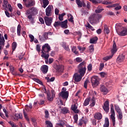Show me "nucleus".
Listing matches in <instances>:
<instances>
[{"mask_svg": "<svg viewBox=\"0 0 127 127\" xmlns=\"http://www.w3.org/2000/svg\"><path fill=\"white\" fill-rule=\"evenodd\" d=\"M95 120H100L102 119V115L100 113H96L94 115Z\"/></svg>", "mask_w": 127, "mask_h": 127, "instance_id": "19", "label": "nucleus"}, {"mask_svg": "<svg viewBox=\"0 0 127 127\" xmlns=\"http://www.w3.org/2000/svg\"><path fill=\"white\" fill-rule=\"evenodd\" d=\"M92 123L93 126H96L97 125V120L96 119H93L92 120Z\"/></svg>", "mask_w": 127, "mask_h": 127, "instance_id": "64", "label": "nucleus"}, {"mask_svg": "<svg viewBox=\"0 0 127 127\" xmlns=\"http://www.w3.org/2000/svg\"><path fill=\"white\" fill-rule=\"evenodd\" d=\"M98 40V38L97 36H95L90 39L89 43L90 44H95L97 43Z\"/></svg>", "mask_w": 127, "mask_h": 127, "instance_id": "22", "label": "nucleus"}, {"mask_svg": "<svg viewBox=\"0 0 127 127\" xmlns=\"http://www.w3.org/2000/svg\"><path fill=\"white\" fill-rule=\"evenodd\" d=\"M68 16V20L69 21V22H71V23H74V18L73 16H72V15L71 14H68L67 15Z\"/></svg>", "mask_w": 127, "mask_h": 127, "instance_id": "29", "label": "nucleus"}, {"mask_svg": "<svg viewBox=\"0 0 127 127\" xmlns=\"http://www.w3.org/2000/svg\"><path fill=\"white\" fill-rule=\"evenodd\" d=\"M88 120L85 119V120H84L83 119H80L79 121V123L78 124V125L79 126H82L83 124L84 123L85 125L87 124V122H88Z\"/></svg>", "mask_w": 127, "mask_h": 127, "instance_id": "26", "label": "nucleus"}, {"mask_svg": "<svg viewBox=\"0 0 127 127\" xmlns=\"http://www.w3.org/2000/svg\"><path fill=\"white\" fill-rule=\"evenodd\" d=\"M60 26L63 28H67V20H64V21H61Z\"/></svg>", "mask_w": 127, "mask_h": 127, "instance_id": "20", "label": "nucleus"}, {"mask_svg": "<svg viewBox=\"0 0 127 127\" xmlns=\"http://www.w3.org/2000/svg\"><path fill=\"white\" fill-rule=\"evenodd\" d=\"M89 23L91 24L94 23L97 21V16L95 14H93L90 15L89 17Z\"/></svg>", "mask_w": 127, "mask_h": 127, "instance_id": "11", "label": "nucleus"}, {"mask_svg": "<svg viewBox=\"0 0 127 127\" xmlns=\"http://www.w3.org/2000/svg\"><path fill=\"white\" fill-rule=\"evenodd\" d=\"M86 70H87L86 63L85 62H82L78 66V72L81 76H84L86 73Z\"/></svg>", "mask_w": 127, "mask_h": 127, "instance_id": "1", "label": "nucleus"}, {"mask_svg": "<svg viewBox=\"0 0 127 127\" xmlns=\"http://www.w3.org/2000/svg\"><path fill=\"white\" fill-rule=\"evenodd\" d=\"M125 59V57L123 54L120 55L117 60V63L119 64L123 63Z\"/></svg>", "mask_w": 127, "mask_h": 127, "instance_id": "14", "label": "nucleus"}, {"mask_svg": "<svg viewBox=\"0 0 127 127\" xmlns=\"http://www.w3.org/2000/svg\"><path fill=\"white\" fill-rule=\"evenodd\" d=\"M41 57L45 58L46 64H48L49 63L48 59L49 58V54H46V53H43V55H41Z\"/></svg>", "mask_w": 127, "mask_h": 127, "instance_id": "17", "label": "nucleus"}, {"mask_svg": "<svg viewBox=\"0 0 127 127\" xmlns=\"http://www.w3.org/2000/svg\"><path fill=\"white\" fill-rule=\"evenodd\" d=\"M59 124H58V125L59 126H64L65 125V122L64 121H63V120H59Z\"/></svg>", "mask_w": 127, "mask_h": 127, "instance_id": "50", "label": "nucleus"}, {"mask_svg": "<svg viewBox=\"0 0 127 127\" xmlns=\"http://www.w3.org/2000/svg\"><path fill=\"white\" fill-rule=\"evenodd\" d=\"M11 73L14 76H21L20 74H18L16 72L14 71H10Z\"/></svg>", "mask_w": 127, "mask_h": 127, "instance_id": "54", "label": "nucleus"}, {"mask_svg": "<svg viewBox=\"0 0 127 127\" xmlns=\"http://www.w3.org/2000/svg\"><path fill=\"white\" fill-rule=\"evenodd\" d=\"M115 111H116L118 113H123L121 108L119 107L118 105H115Z\"/></svg>", "mask_w": 127, "mask_h": 127, "instance_id": "33", "label": "nucleus"}, {"mask_svg": "<svg viewBox=\"0 0 127 127\" xmlns=\"http://www.w3.org/2000/svg\"><path fill=\"white\" fill-rule=\"evenodd\" d=\"M36 50L38 52H41V46L39 44H37L36 45Z\"/></svg>", "mask_w": 127, "mask_h": 127, "instance_id": "53", "label": "nucleus"}, {"mask_svg": "<svg viewBox=\"0 0 127 127\" xmlns=\"http://www.w3.org/2000/svg\"><path fill=\"white\" fill-rule=\"evenodd\" d=\"M83 76H82L80 74H78L76 73L74 75H73V79L76 82H78L82 80V78Z\"/></svg>", "mask_w": 127, "mask_h": 127, "instance_id": "9", "label": "nucleus"}, {"mask_svg": "<svg viewBox=\"0 0 127 127\" xmlns=\"http://www.w3.org/2000/svg\"><path fill=\"white\" fill-rule=\"evenodd\" d=\"M29 108L30 109H32V103H29V106L28 105H26V110L28 111V112H29V109H28V108Z\"/></svg>", "mask_w": 127, "mask_h": 127, "instance_id": "44", "label": "nucleus"}, {"mask_svg": "<svg viewBox=\"0 0 127 127\" xmlns=\"http://www.w3.org/2000/svg\"><path fill=\"white\" fill-rule=\"evenodd\" d=\"M45 22V24L47 26H51L52 22H53V18L52 17H49L48 16H45L44 17Z\"/></svg>", "mask_w": 127, "mask_h": 127, "instance_id": "10", "label": "nucleus"}, {"mask_svg": "<svg viewBox=\"0 0 127 127\" xmlns=\"http://www.w3.org/2000/svg\"><path fill=\"white\" fill-rule=\"evenodd\" d=\"M95 98H94V97H92V103L90 104V107H93L95 105V103H96V101L95 100Z\"/></svg>", "mask_w": 127, "mask_h": 127, "instance_id": "47", "label": "nucleus"}, {"mask_svg": "<svg viewBox=\"0 0 127 127\" xmlns=\"http://www.w3.org/2000/svg\"><path fill=\"white\" fill-rule=\"evenodd\" d=\"M75 60H76V62L79 63L82 62V59L81 58H77Z\"/></svg>", "mask_w": 127, "mask_h": 127, "instance_id": "63", "label": "nucleus"}, {"mask_svg": "<svg viewBox=\"0 0 127 127\" xmlns=\"http://www.w3.org/2000/svg\"><path fill=\"white\" fill-rule=\"evenodd\" d=\"M17 35L18 36H21V26L20 24H18L17 29Z\"/></svg>", "mask_w": 127, "mask_h": 127, "instance_id": "30", "label": "nucleus"}, {"mask_svg": "<svg viewBox=\"0 0 127 127\" xmlns=\"http://www.w3.org/2000/svg\"><path fill=\"white\" fill-rule=\"evenodd\" d=\"M117 45L115 42V41H114V44L113 45V49L111 50L112 55L104 57L103 58V60L105 61L106 62H107L108 61L110 60L112 58H113V57L114 56L115 54L117 52Z\"/></svg>", "mask_w": 127, "mask_h": 127, "instance_id": "3", "label": "nucleus"}, {"mask_svg": "<svg viewBox=\"0 0 127 127\" xmlns=\"http://www.w3.org/2000/svg\"><path fill=\"white\" fill-rule=\"evenodd\" d=\"M17 47V43L16 42H13L12 44V52H13Z\"/></svg>", "mask_w": 127, "mask_h": 127, "instance_id": "40", "label": "nucleus"}, {"mask_svg": "<svg viewBox=\"0 0 127 127\" xmlns=\"http://www.w3.org/2000/svg\"><path fill=\"white\" fill-rule=\"evenodd\" d=\"M73 120H74V122L75 123H77V120H78V115L77 114H75V115L73 116Z\"/></svg>", "mask_w": 127, "mask_h": 127, "instance_id": "52", "label": "nucleus"}, {"mask_svg": "<svg viewBox=\"0 0 127 127\" xmlns=\"http://www.w3.org/2000/svg\"><path fill=\"white\" fill-rule=\"evenodd\" d=\"M51 47L49 44H45L42 46V53L43 55V53H47V54H49V52L51 51Z\"/></svg>", "mask_w": 127, "mask_h": 127, "instance_id": "4", "label": "nucleus"}, {"mask_svg": "<svg viewBox=\"0 0 127 127\" xmlns=\"http://www.w3.org/2000/svg\"><path fill=\"white\" fill-rule=\"evenodd\" d=\"M89 51L90 52H93L94 51V45H91L89 46Z\"/></svg>", "mask_w": 127, "mask_h": 127, "instance_id": "51", "label": "nucleus"}, {"mask_svg": "<svg viewBox=\"0 0 127 127\" xmlns=\"http://www.w3.org/2000/svg\"><path fill=\"white\" fill-rule=\"evenodd\" d=\"M71 51L76 55H77L78 54H79V52L76 51V47L75 46H73L71 48Z\"/></svg>", "mask_w": 127, "mask_h": 127, "instance_id": "35", "label": "nucleus"}, {"mask_svg": "<svg viewBox=\"0 0 127 127\" xmlns=\"http://www.w3.org/2000/svg\"><path fill=\"white\" fill-rule=\"evenodd\" d=\"M53 8L52 5H49L46 8V15L47 16H51L52 14V9Z\"/></svg>", "mask_w": 127, "mask_h": 127, "instance_id": "8", "label": "nucleus"}, {"mask_svg": "<svg viewBox=\"0 0 127 127\" xmlns=\"http://www.w3.org/2000/svg\"><path fill=\"white\" fill-rule=\"evenodd\" d=\"M91 83L93 88L97 87L99 84V79L98 77H93L91 78Z\"/></svg>", "mask_w": 127, "mask_h": 127, "instance_id": "6", "label": "nucleus"}, {"mask_svg": "<svg viewBox=\"0 0 127 127\" xmlns=\"http://www.w3.org/2000/svg\"><path fill=\"white\" fill-rule=\"evenodd\" d=\"M32 79L34 81L36 82L37 83H38V84H39L40 85H43V82L39 79L33 78H32Z\"/></svg>", "mask_w": 127, "mask_h": 127, "instance_id": "36", "label": "nucleus"}, {"mask_svg": "<svg viewBox=\"0 0 127 127\" xmlns=\"http://www.w3.org/2000/svg\"><path fill=\"white\" fill-rule=\"evenodd\" d=\"M59 109H61V113L63 114H66L69 112L67 107H63V108H61V106H60Z\"/></svg>", "mask_w": 127, "mask_h": 127, "instance_id": "21", "label": "nucleus"}, {"mask_svg": "<svg viewBox=\"0 0 127 127\" xmlns=\"http://www.w3.org/2000/svg\"><path fill=\"white\" fill-rule=\"evenodd\" d=\"M76 2L78 8H81L83 6V2L81 1L80 0H76Z\"/></svg>", "mask_w": 127, "mask_h": 127, "instance_id": "32", "label": "nucleus"}, {"mask_svg": "<svg viewBox=\"0 0 127 127\" xmlns=\"http://www.w3.org/2000/svg\"><path fill=\"white\" fill-rule=\"evenodd\" d=\"M89 102H90L89 98H86V99L85 100V101L84 102V104H83L84 106H87V105H89Z\"/></svg>", "mask_w": 127, "mask_h": 127, "instance_id": "43", "label": "nucleus"}, {"mask_svg": "<svg viewBox=\"0 0 127 127\" xmlns=\"http://www.w3.org/2000/svg\"><path fill=\"white\" fill-rule=\"evenodd\" d=\"M77 48L79 50V51H80L81 52H83L85 51V50L86 49V48L85 47H82L81 46H77Z\"/></svg>", "mask_w": 127, "mask_h": 127, "instance_id": "45", "label": "nucleus"}, {"mask_svg": "<svg viewBox=\"0 0 127 127\" xmlns=\"http://www.w3.org/2000/svg\"><path fill=\"white\" fill-rule=\"evenodd\" d=\"M62 46L64 50H65V51L68 52L70 51L68 45H67L65 42L62 43Z\"/></svg>", "mask_w": 127, "mask_h": 127, "instance_id": "23", "label": "nucleus"}, {"mask_svg": "<svg viewBox=\"0 0 127 127\" xmlns=\"http://www.w3.org/2000/svg\"><path fill=\"white\" fill-rule=\"evenodd\" d=\"M118 114H119L118 118H119L120 120H122V119L123 118V112L118 113Z\"/></svg>", "mask_w": 127, "mask_h": 127, "instance_id": "58", "label": "nucleus"}, {"mask_svg": "<svg viewBox=\"0 0 127 127\" xmlns=\"http://www.w3.org/2000/svg\"><path fill=\"white\" fill-rule=\"evenodd\" d=\"M66 15V13L64 12L62 13L61 14H60L59 16V19L60 21H62L64 20V17Z\"/></svg>", "mask_w": 127, "mask_h": 127, "instance_id": "34", "label": "nucleus"}, {"mask_svg": "<svg viewBox=\"0 0 127 127\" xmlns=\"http://www.w3.org/2000/svg\"><path fill=\"white\" fill-rule=\"evenodd\" d=\"M55 69L57 71L59 72H63L64 70V65H57Z\"/></svg>", "mask_w": 127, "mask_h": 127, "instance_id": "16", "label": "nucleus"}, {"mask_svg": "<svg viewBox=\"0 0 127 127\" xmlns=\"http://www.w3.org/2000/svg\"><path fill=\"white\" fill-rule=\"evenodd\" d=\"M100 90L102 92L106 93L108 92V89L104 85H101Z\"/></svg>", "mask_w": 127, "mask_h": 127, "instance_id": "31", "label": "nucleus"}, {"mask_svg": "<svg viewBox=\"0 0 127 127\" xmlns=\"http://www.w3.org/2000/svg\"><path fill=\"white\" fill-rule=\"evenodd\" d=\"M104 67H105V64H104V63L100 64V68H99L100 71H102V70L103 69V68H104Z\"/></svg>", "mask_w": 127, "mask_h": 127, "instance_id": "56", "label": "nucleus"}, {"mask_svg": "<svg viewBox=\"0 0 127 127\" xmlns=\"http://www.w3.org/2000/svg\"><path fill=\"white\" fill-rule=\"evenodd\" d=\"M41 70L44 74L47 73L48 71V66L46 65H42L41 68Z\"/></svg>", "mask_w": 127, "mask_h": 127, "instance_id": "18", "label": "nucleus"}, {"mask_svg": "<svg viewBox=\"0 0 127 127\" xmlns=\"http://www.w3.org/2000/svg\"><path fill=\"white\" fill-rule=\"evenodd\" d=\"M31 11V14L28 15V18L32 24L34 23V18L33 16H34L38 14V9L35 7H31L30 9Z\"/></svg>", "mask_w": 127, "mask_h": 127, "instance_id": "2", "label": "nucleus"}, {"mask_svg": "<svg viewBox=\"0 0 127 127\" xmlns=\"http://www.w3.org/2000/svg\"><path fill=\"white\" fill-rule=\"evenodd\" d=\"M42 90L44 93L47 94V100L49 101H52L54 98L51 97V94L50 90H48L47 91L46 88H45V87L42 88Z\"/></svg>", "mask_w": 127, "mask_h": 127, "instance_id": "5", "label": "nucleus"}, {"mask_svg": "<svg viewBox=\"0 0 127 127\" xmlns=\"http://www.w3.org/2000/svg\"><path fill=\"white\" fill-rule=\"evenodd\" d=\"M14 117L17 119L23 118V116L22 114H15Z\"/></svg>", "mask_w": 127, "mask_h": 127, "instance_id": "39", "label": "nucleus"}, {"mask_svg": "<svg viewBox=\"0 0 127 127\" xmlns=\"http://www.w3.org/2000/svg\"><path fill=\"white\" fill-rule=\"evenodd\" d=\"M101 2V0H93V3L94 4H97V3H100Z\"/></svg>", "mask_w": 127, "mask_h": 127, "instance_id": "55", "label": "nucleus"}, {"mask_svg": "<svg viewBox=\"0 0 127 127\" xmlns=\"http://www.w3.org/2000/svg\"><path fill=\"white\" fill-rule=\"evenodd\" d=\"M5 45V39L4 37L0 34V46H4Z\"/></svg>", "mask_w": 127, "mask_h": 127, "instance_id": "24", "label": "nucleus"}, {"mask_svg": "<svg viewBox=\"0 0 127 127\" xmlns=\"http://www.w3.org/2000/svg\"><path fill=\"white\" fill-rule=\"evenodd\" d=\"M92 70V65L91 64H88V66H87V70L89 72L91 71Z\"/></svg>", "mask_w": 127, "mask_h": 127, "instance_id": "46", "label": "nucleus"}, {"mask_svg": "<svg viewBox=\"0 0 127 127\" xmlns=\"http://www.w3.org/2000/svg\"><path fill=\"white\" fill-rule=\"evenodd\" d=\"M82 14H81V16L88 15L89 12L87 10H82L81 11Z\"/></svg>", "mask_w": 127, "mask_h": 127, "instance_id": "48", "label": "nucleus"}, {"mask_svg": "<svg viewBox=\"0 0 127 127\" xmlns=\"http://www.w3.org/2000/svg\"><path fill=\"white\" fill-rule=\"evenodd\" d=\"M68 95L69 93L68 91H62L60 93V95L62 97L63 99H65V100H67Z\"/></svg>", "mask_w": 127, "mask_h": 127, "instance_id": "12", "label": "nucleus"}, {"mask_svg": "<svg viewBox=\"0 0 127 127\" xmlns=\"http://www.w3.org/2000/svg\"><path fill=\"white\" fill-rule=\"evenodd\" d=\"M43 5L42 7L44 8H46L49 4V1L48 0H43Z\"/></svg>", "mask_w": 127, "mask_h": 127, "instance_id": "28", "label": "nucleus"}, {"mask_svg": "<svg viewBox=\"0 0 127 127\" xmlns=\"http://www.w3.org/2000/svg\"><path fill=\"white\" fill-rule=\"evenodd\" d=\"M29 38H30V42H33V41L34 40V36H33L32 35H31V34H30L29 35Z\"/></svg>", "mask_w": 127, "mask_h": 127, "instance_id": "57", "label": "nucleus"}, {"mask_svg": "<svg viewBox=\"0 0 127 127\" xmlns=\"http://www.w3.org/2000/svg\"><path fill=\"white\" fill-rule=\"evenodd\" d=\"M118 34L120 36H125L127 35V28H124L122 31L118 32Z\"/></svg>", "mask_w": 127, "mask_h": 127, "instance_id": "15", "label": "nucleus"}, {"mask_svg": "<svg viewBox=\"0 0 127 127\" xmlns=\"http://www.w3.org/2000/svg\"><path fill=\"white\" fill-rule=\"evenodd\" d=\"M111 119L112 121H116L115 114H111Z\"/></svg>", "mask_w": 127, "mask_h": 127, "instance_id": "62", "label": "nucleus"}, {"mask_svg": "<svg viewBox=\"0 0 127 127\" xmlns=\"http://www.w3.org/2000/svg\"><path fill=\"white\" fill-rule=\"evenodd\" d=\"M103 109L104 111L106 112V114H108L109 112V101L108 100H106L103 106Z\"/></svg>", "mask_w": 127, "mask_h": 127, "instance_id": "7", "label": "nucleus"}, {"mask_svg": "<svg viewBox=\"0 0 127 127\" xmlns=\"http://www.w3.org/2000/svg\"><path fill=\"white\" fill-rule=\"evenodd\" d=\"M110 107H111V115H115V112L114 107L113 104H111V105H110Z\"/></svg>", "mask_w": 127, "mask_h": 127, "instance_id": "41", "label": "nucleus"}, {"mask_svg": "<svg viewBox=\"0 0 127 127\" xmlns=\"http://www.w3.org/2000/svg\"><path fill=\"white\" fill-rule=\"evenodd\" d=\"M110 125V122L109 119L107 117L105 118V123L103 125V127H109Z\"/></svg>", "mask_w": 127, "mask_h": 127, "instance_id": "27", "label": "nucleus"}, {"mask_svg": "<svg viewBox=\"0 0 127 127\" xmlns=\"http://www.w3.org/2000/svg\"><path fill=\"white\" fill-rule=\"evenodd\" d=\"M71 108V110L73 111V112L75 113H79V110L77 109V106H76L75 104L72 105Z\"/></svg>", "mask_w": 127, "mask_h": 127, "instance_id": "25", "label": "nucleus"}, {"mask_svg": "<svg viewBox=\"0 0 127 127\" xmlns=\"http://www.w3.org/2000/svg\"><path fill=\"white\" fill-rule=\"evenodd\" d=\"M45 118H46V119L49 118V111H47V110H46L45 111Z\"/></svg>", "mask_w": 127, "mask_h": 127, "instance_id": "49", "label": "nucleus"}, {"mask_svg": "<svg viewBox=\"0 0 127 127\" xmlns=\"http://www.w3.org/2000/svg\"><path fill=\"white\" fill-rule=\"evenodd\" d=\"M89 83V80L86 79V80L85 81L84 84V87L86 89L87 88V85Z\"/></svg>", "mask_w": 127, "mask_h": 127, "instance_id": "61", "label": "nucleus"}, {"mask_svg": "<svg viewBox=\"0 0 127 127\" xmlns=\"http://www.w3.org/2000/svg\"><path fill=\"white\" fill-rule=\"evenodd\" d=\"M25 3L26 7L27 8L33 6L35 5V2L33 0H28Z\"/></svg>", "mask_w": 127, "mask_h": 127, "instance_id": "13", "label": "nucleus"}, {"mask_svg": "<svg viewBox=\"0 0 127 127\" xmlns=\"http://www.w3.org/2000/svg\"><path fill=\"white\" fill-rule=\"evenodd\" d=\"M61 21H55V23H54V26L55 28H57L59 26H61Z\"/></svg>", "mask_w": 127, "mask_h": 127, "instance_id": "37", "label": "nucleus"}, {"mask_svg": "<svg viewBox=\"0 0 127 127\" xmlns=\"http://www.w3.org/2000/svg\"><path fill=\"white\" fill-rule=\"evenodd\" d=\"M43 37H44L45 40H47L48 39V34L47 32H44Z\"/></svg>", "mask_w": 127, "mask_h": 127, "instance_id": "59", "label": "nucleus"}, {"mask_svg": "<svg viewBox=\"0 0 127 127\" xmlns=\"http://www.w3.org/2000/svg\"><path fill=\"white\" fill-rule=\"evenodd\" d=\"M45 123L46 125H47V127H53V125L50 121H46Z\"/></svg>", "mask_w": 127, "mask_h": 127, "instance_id": "42", "label": "nucleus"}, {"mask_svg": "<svg viewBox=\"0 0 127 127\" xmlns=\"http://www.w3.org/2000/svg\"><path fill=\"white\" fill-rule=\"evenodd\" d=\"M104 33L107 34H109V33L110 32V29L107 26H105L104 27Z\"/></svg>", "mask_w": 127, "mask_h": 127, "instance_id": "38", "label": "nucleus"}, {"mask_svg": "<svg viewBox=\"0 0 127 127\" xmlns=\"http://www.w3.org/2000/svg\"><path fill=\"white\" fill-rule=\"evenodd\" d=\"M9 125L11 126V127H18L17 125H14V122H9Z\"/></svg>", "mask_w": 127, "mask_h": 127, "instance_id": "60", "label": "nucleus"}]
</instances>
